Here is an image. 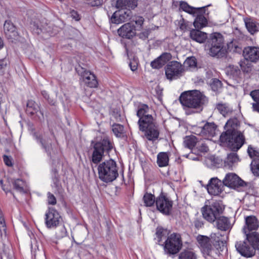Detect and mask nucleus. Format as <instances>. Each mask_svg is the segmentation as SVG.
Segmentation results:
<instances>
[{
  "label": "nucleus",
  "instance_id": "b1692460",
  "mask_svg": "<svg viewBox=\"0 0 259 259\" xmlns=\"http://www.w3.org/2000/svg\"><path fill=\"white\" fill-rule=\"evenodd\" d=\"M197 240L203 251L207 255H210L212 249L210 239L206 236L199 235Z\"/></svg>",
  "mask_w": 259,
  "mask_h": 259
},
{
  "label": "nucleus",
  "instance_id": "0eeeda50",
  "mask_svg": "<svg viewBox=\"0 0 259 259\" xmlns=\"http://www.w3.org/2000/svg\"><path fill=\"white\" fill-rule=\"evenodd\" d=\"M223 212V208L220 202H213L209 205H205L202 208L203 218L207 221L212 223Z\"/></svg>",
  "mask_w": 259,
  "mask_h": 259
},
{
  "label": "nucleus",
  "instance_id": "603ef678",
  "mask_svg": "<svg viewBox=\"0 0 259 259\" xmlns=\"http://www.w3.org/2000/svg\"><path fill=\"white\" fill-rule=\"evenodd\" d=\"M158 58L161 61L163 65H164L171 59V55L169 53H163Z\"/></svg>",
  "mask_w": 259,
  "mask_h": 259
},
{
  "label": "nucleus",
  "instance_id": "052dcab7",
  "mask_svg": "<svg viewBox=\"0 0 259 259\" xmlns=\"http://www.w3.org/2000/svg\"><path fill=\"white\" fill-rule=\"evenodd\" d=\"M250 95L254 101L259 102V90L253 91Z\"/></svg>",
  "mask_w": 259,
  "mask_h": 259
},
{
  "label": "nucleus",
  "instance_id": "aec40b11",
  "mask_svg": "<svg viewBox=\"0 0 259 259\" xmlns=\"http://www.w3.org/2000/svg\"><path fill=\"white\" fill-rule=\"evenodd\" d=\"M4 29L5 35L8 39L13 41L18 38V32L15 26L11 21H5Z\"/></svg>",
  "mask_w": 259,
  "mask_h": 259
},
{
  "label": "nucleus",
  "instance_id": "f3484780",
  "mask_svg": "<svg viewBox=\"0 0 259 259\" xmlns=\"http://www.w3.org/2000/svg\"><path fill=\"white\" fill-rule=\"evenodd\" d=\"M244 58L247 61L256 62L259 59V48L255 47H248L243 52Z\"/></svg>",
  "mask_w": 259,
  "mask_h": 259
},
{
  "label": "nucleus",
  "instance_id": "a211bd4d",
  "mask_svg": "<svg viewBox=\"0 0 259 259\" xmlns=\"http://www.w3.org/2000/svg\"><path fill=\"white\" fill-rule=\"evenodd\" d=\"M258 223L257 219L254 216H248L245 219V226H244L243 230V232L247 235L251 234L252 232L257 229Z\"/></svg>",
  "mask_w": 259,
  "mask_h": 259
},
{
  "label": "nucleus",
  "instance_id": "a19ab883",
  "mask_svg": "<svg viewBox=\"0 0 259 259\" xmlns=\"http://www.w3.org/2000/svg\"><path fill=\"white\" fill-rule=\"evenodd\" d=\"M149 110V108L148 106L146 104H143L139 106L137 113V116L140 118L139 119H141L143 117L147 116H152L151 115L148 114Z\"/></svg>",
  "mask_w": 259,
  "mask_h": 259
},
{
  "label": "nucleus",
  "instance_id": "393cba45",
  "mask_svg": "<svg viewBox=\"0 0 259 259\" xmlns=\"http://www.w3.org/2000/svg\"><path fill=\"white\" fill-rule=\"evenodd\" d=\"M26 111L28 114L30 115H33L35 113H37L38 112L40 114V116L37 114V116L39 119L44 118V115L42 112L40 110L39 105L33 100H28L27 103Z\"/></svg>",
  "mask_w": 259,
  "mask_h": 259
},
{
  "label": "nucleus",
  "instance_id": "4c0bfd02",
  "mask_svg": "<svg viewBox=\"0 0 259 259\" xmlns=\"http://www.w3.org/2000/svg\"><path fill=\"white\" fill-rule=\"evenodd\" d=\"M143 200L144 205L147 207H150L152 206L155 202L156 203L154 195L151 193H146L143 196Z\"/></svg>",
  "mask_w": 259,
  "mask_h": 259
},
{
  "label": "nucleus",
  "instance_id": "cd10ccee",
  "mask_svg": "<svg viewBox=\"0 0 259 259\" xmlns=\"http://www.w3.org/2000/svg\"><path fill=\"white\" fill-rule=\"evenodd\" d=\"M138 5L137 0H116V7L118 9L135 8Z\"/></svg>",
  "mask_w": 259,
  "mask_h": 259
},
{
  "label": "nucleus",
  "instance_id": "0e129e2a",
  "mask_svg": "<svg viewBox=\"0 0 259 259\" xmlns=\"http://www.w3.org/2000/svg\"><path fill=\"white\" fill-rule=\"evenodd\" d=\"M66 235V231L65 229L63 227L60 232H57L56 235L58 238H62Z\"/></svg>",
  "mask_w": 259,
  "mask_h": 259
},
{
  "label": "nucleus",
  "instance_id": "de8ad7c7",
  "mask_svg": "<svg viewBox=\"0 0 259 259\" xmlns=\"http://www.w3.org/2000/svg\"><path fill=\"white\" fill-rule=\"evenodd\" d=\"M197 149L201 152H207L208 151V147L203 140H199L197 142L196 146Z\"/></svg>",
  "mask_w": 259,
  "mask_h": 259
},
{
  "label": "nucleus",
  "instance_id": "6e6552de",
  "mask_svg": "<svg viewBox=\"0 0 259 259\" xmlns=\"http://www.w3.org/2000/svg\"><path fill=\"white\" fill-rule=\"evenodd\" d=\"M182 246V241L180 235L172 233L165 241L164 249L166 253L173 255L179 252Z\"/></svg>",
  "mask_w": 259,
  "mask_h": 259
},
{
  "label": "nucleus",
  "instance_id": "c756f323",
  "mask_svg": "<svg viewBox=\"0 0 259 259\" xmlns=\"http://www.w3.org/2000/svg\"><path fill=\"white\" fill-rule=\"evenodd\" d=\"M210 237L211 239L214 243V245H218L220 248H221L222 247L223 248L225 247L226 242L223 238V237L220 235L219 233H211Z\"/></svg>",
  "mask_w": 259,
  "mask_h": 259
},
{
  "label": "nucleus",
  "instance_id": "c03bdc74",
  "mask_svg": "<svg viewBox=\"0 0 259 259\" xmlns=\"http://www.w3.org/2000/svg\"><path fill=\"white\" fill-rule=\"evenodd\" d=\"M144 21V19L142 17L137 16L133 18V20L130 23H132L134 26L135 24H136L137 26H135L136 31H139L142 27Z\"/></svg>",
  "mask_w": 259,
  "mask_h": 259
},
{
  "label": "nucleus",
  "instance_id": "e433bc0d",
  "mask_svg": "<svg viewBox=\"0 0 259 259\" xmlns=\"http://www.w3.org/2000/svg\"><path fill=\"white\" fill-rule=\"evenodd\" d=\"M180 8L183 11L190 14L194 15L197 11L200 10L201 8H196L189 6L186 2H181L180 4Z\"/></svg>",
  "mask_w": 259,
  "mask_h": 259
},
{
  "label": "nucleus",
  "instance_id": "2f4dec72",
  "mask_svg": "<svg viewBox=\"0 0 259 259\" xmlns=\"http://www.w3.org/2000/svg\"><path fill=\"white\" fill-rule=\"evenodd\" d=\"M198 141V139L194 136H187L184 139V144L185 147L191 149L196 146Z\"/></svg>",
  "mask_w": 259,
  "mask_h": 259
},
{
  "label": "nucleus",
  "instance_id": "4be33fe9",
  "mask_svg": "<svg viewBox=\"0 0 259 259\" xmlns=\"http://www.w3.org/2000/svg\"><path fill=\"white\" fill-rule=\"evenodd\" d=\"M36 140L41 144L42 148L45 150L46 152L49 154H51L52 151V140L46 134L43 135L38 136L36 134L34 135Z\"/></svg>",
  "mask_w": 259,
  "mask_h": 259
},
{
  "label": "nucleus",
  "instance_id": "72a5a7b5",
  "mask_svg": "<svg viewBox=\"0 0 259 259\" xmlns=\"http://www.w3.org/2000/svg\"><path fill=\"white\" fill-rule=\"evenodd\" d=\"M30 28L33 33L36 34H40L43 32L42 26L39 20L34 19L30 22Z\"/></svg>",
  "mask_w": 259,
  "mask_h": 259
},
{
  "label": "nucleus",
  "instance_id": "e2e57ef3",
  "mask_svg": "<svg viewBox=\"0 0 259 259\" xmlns=\"http://www.w3.org/2000/svg\"><path fill=\"white\" fill-rule=\"evenodd\" d=\"M3 160H4V161L5 162V163L7 166H11L12 165V163L11 162V159L8 156L5 155H4V156H3Z\"/></svg>",
  "mask_w": 259,
  "mask_h": 259
},
{
  "label": "nucleus",
  "instance_id": "7c9ffc66",
  "mask_svg": "<svg viewBox=\"0 0 259 259\" xmlns=\"http://www.w3.org/2000/svg\"><path fill=\"white\" fill-rule=\"evenodd\" d=\"M169 157L166 152H160L157 155V163L159 167H164L168 165Z\"/></svg>",
  "mask_w": 259,
  "mask_h": 259
},
{
  "label": "nucleus",
  "instance_id": "6ab92c4d",
  "mask_svg": "<svg viewBox=\"0 0 259 259\" xmlns=\"http://www.w3.org/2000/svg\"><path fill=\"white\" fill-rule=\"evenodd\" d=\"M215 221L216 227L222 231H230L233 227L230 219L225 216L219 215Z\"/></svg>",
  "mask_w": 259,
  "mask_h": 259
},
{
  "label": "nucleus",
  "instance_id": "412c9836",
  "mask_svg": "<svg viewBox=\"0 0 259 259\" xmlns=\"http://www.w3.org/2000/svg\"><path fill=\"white\" fill-rule=\"evenodd\" d=\"M131 12L129 10L126 11L115 12L111 17V22L115 24H119L130 19Z\"/></svg>",
  "mask_w": 259,
  "mask_h": 259
},
{
  "label": "nucleus",
  "instance_id": "338daca9",
  "mask_svg": "<svg viewBox=\"0 0 259 259\" xmlns=\"http://www.w3.org/2000/svg\"><path fill=\"white\" fill-rule=\"evenodd\" d=\"M194 225L197 228H200L203 226V223L202 221L197 219L194 222Z\"/></svg>",
  "mask_w": 259,
  "mask_h": 259
},
{
  "label": "nucleus",
  "instance_id": "49530a36",
  "mask_svg": "<svg viewBox=\"0 0 259 259\" xmlns=\"http://www.w3.org/2000/svg\"><path fill=\"white\" fill-rule=\"evenodd\" d=\"M124 127L119 124H114L112 125V131L116 137H121L123 133Z\"/></svg>",
  "mask_w": 259,
  "mask_h": 259
},
{
  "label": "nucleus",
  "instance_id": "c9c22d12",
  "mask_svg": "<svg viewBox=\"0 0 259 259\" xmlns=\"http://www.w3.org/2000/svg\"><path fill=\"white\" fill-rule=\"evenodd\" d=\"M239 124L238 120L236 118H231L228 120L225 124V128L226 131L230 130L231 131H238L237 127Z\"/></svg>",
  "mask_w": 259,
  "mask_h": 259
},
{
  "label": "nucleus",
  "instance_id": "f8f14e48",
  "mask_svg": "<svg viewBox=\"0 0 259 259\" xmlns=\"http://www.w3.org/2000/svg\"><path fill=\"white\" fill-rule=\"evenodd\" d=\"M157 209L161 213L168 215L172 206V202L164 196H160L156 199Z\"/></svg>",
  "mask_w": 259,
  "mask_h": 259
},
{
  "label": "nucleus",
  "instance_id": "9b49d317",
  "mask_svg": "<svg viewBox=\"0 0 259 259\" xmlns=\"http://www.w3.org/2000/svg\"><path fill=\"white\" fill-rule=\"evenodd\" d=\"M61 221L59 213L53 208H49L45 214V224L48 228L57 227Z\"/></svg>",
  "mask_w": 259,
  "mask_h": 259
},
{
  "label": "nucleus",
  "instance_id": "f704fd0d",
  "mask_svg": "<svg viewBox=\"0 0 259 259\" xmlns=\"http://www.w3.org/2000/svg\"><path fill=\"white\" fill-rule=\"evenodd\" d=\"M169 233V231L166 229L162 227H158L157 228L156 235L157 238V241L159 244L163 239H165L168 237Z\"/></svg>",
  "mask_w": 259,
  "mask_h": 259
},
{
  "label": "nucleus",
  "instance_id": "37998d69",
  "mask_svg": "<svg viewBox=\"0 0 259 259\" xmlns=\"http://www.w3.org/2000/svg\"><path fill=\"white\" fill-rule=\"evenodd\" d=\"M179 259H196L195 253L190 250H186L182 252L179 256Z\"/></svg>",
  "mask_w": 259,
  "mask_h": 259
},
{
  "label": "nucleus",
  "instance_id": "a18cd8bd",
  "mask_svg": "<svg viewBox=\"0 0 259 259\" xmlns=\"http://www.w3.org/2000/svg\"><path fill=\"white\" fill-rule=\"evenodd\" d=\"M0 233L1 237H6V227L4 219L3 217L2 211L0 209Z\"/></svg>",
  "mask_w": 259,
  "mask_h": 259
},
{
  "label": "nucleus",
  "instance_id": "f03ea898",
  "mask_svg": "<svg viewBox=\"0 0 259 259\" xmlns=\"http://www.w3.org/2000/svg\"><path fill=\"white\" fill-rule=\"evenodd\" d=\"M246 237L245 240L237 242L235 247L242 255L251 257L254 255L255 249H259V234L253 232Z\"/></svg>",
  "mask_w": 259,
  "mask_h": 259
},
{
  "label": "nucleus",
  "instance_id": "473e14b6",
  "mask_svg": "<svg viewBox=\"0 0 259 259\" xmlns=\"http://www.w3.org/2000/svg\"><path fill=\"white\" fill-rule=\"evenodd\" d=\"M207 24V19L204 16L201 15H198L193 23L194 27L198 29H201L206 26Z\"/></svg>",
  "mask_w": 259,
  "mask_h": 259
},
{
  "label": "nucleus",
  "instance_id": "8fccbe9b",
  "mask_svg": "<svg viewBox=\"0 0 259 259\" xmlns=\"http://www.w3.org/2000/svg\"><path fill=\"white\" fill-rule=\"evenodd\" d=\"M196 61L194 57L188 58L184 62L185 68H194L196 66Z\"/></svg>",
  "mask_w": 259,
  "mask_h": 259
},
{
  "label": "nucleus",
  "instance_id": "864d4df0",
  "mask_svg": "<svg viewBox=\"0 0 259 259\" xmlns=\"http://www.w3.org/2000/svg\"><path fill=\"white\" fill-rule=\"evenodd\" d=\"M9 64V61L6 58L0 59V73H4V72Z\"/></svg>",
  "mask_w": 259,
  "mask_h": 259
},
{
  "label": "nucleus",
  "instance_id": "20e7f679",
  "mask_svg": "<svg viewBox=\"0 0 259 259\" xmlns=\"http://www.w3.org/2000/svg\"><path fill=\"white\" fill-rule=\"evenodd\" d=\"M99 179L105 183H110L118 177V167L116 162L110 159L100 163L98 167Z\"/></svg>",
  "mask_w": 259,
  "mask_h": 259
},
{
  "label": "nucleus",
  "instance_id": "4d7b16f0",
  "mask_svg": "<svg viewBox=\"0 0 259 259\" xmlns=\"http://www.w3.org/2000/svg\"><path fill=\"white\" fill-rule=\"evenodd\" d=\"M151 66L153 68L159 69L161 68L163 65L161 63V61L158 57L151 63Z\"/></svg>",
  "mask_w": 259,
  "mask_h": 259
},
{
  "label": "nucleus",
  "instance_id": "6e6d98bb",
  "mask_svg": "<svg viewBox=\"0 0 259 259\" xmlns=\"http://www.w3.org/2000/svg\"><path fill=\"white\" fill-rule=\"evenodd\" d=\"M1 259H13V253L10 250L7 251L6 250H4L1 253Z\"/></svg>",
  "mask_w": 259,
  "mask_h": 259
},
{
  "label": "nucleus",
  "instance_id": "774afa93",
  "mask_svg": "<svg viewBox=\"0 0 259 259\" xmlns=\"http://www.w3.org/2000/svg\"><path fill=\"white\" fill-rule=\"evenodd\" d=\"M148 35L149 31L146 30L140 33L139 37L141 39H145L148 37Z\"/></svg>",
  "mask_w": 259,
  "mask_h": 259
},
{
  "label": "nucleus",
  "instance_id": "09e8293b",
  "mask_svg": "<svg viewBox=\"0 0 259 259\" xmlns=\"http://www.w3.org/2000/svg\"><path fill=\"white\" fill-rule=\"evenodd\" d=\"M250 169L254 176H259V161H252Z\"/></svg>",
  "mask_w": 259,
  "mask_h": 259
},
{
  "label": "nucleus",
  "instance_id": "2eb2a0df",
  "mask_svg": "<svg viewBox=\"0 0 259 259\" xmlns=\"http://www.w3.org/2000/svg\"><path fill=\"white\" fill-rule=\"evenodd\" d=\"M78 73L83 78L84 83L90 88H96L98 85V81L95 75L90 71L84 70L81 68L78 70Z\"/></svg>",
  "mask_w": 259,
  "mask_h": 259
},
{
  "label": "nucleus",
  "instance_id": "39448f33",
  "mask_svg": "<svg viewBox=\"0 0 259 259\" xmlns=\"http://www.w3.org/2000/svg\"><path fill=\"white\" fill-rule=\"evenodd\" d=\"M140 131L144 133V136L149 141L158 139L159 130L152 116H147L138 121Z\"/></svg>",
  "mask_w": 259,
  "mask_h": 259
},
{
  "label": "nucleus",
  "instance_id": "1a4fd4ad",
  "mask_svg": "<svg viewBox=\"0 0 259 259\" xmlns=\"http://www.w3.org/2000/svg\"><path fill=\"white\" fill-rule=\"evenodd\" d=\"M112 148V145L109 139L105 138L96 143L94 146L92 154V161L98 163L102 159L104 151L109 152Z\"/></svg>",
  "mask_w": 259,
  "mask_h": 259
},
{
  "label": "nucleus",
  "instance_id": "bf43d9fd",
  "mask_svg": "<svg viewBox=\"0 0 259 259\" xmlns=\"http://www.w3.org/2000/svg\"><path fill=\"white\" fill-rule=\"evenodd\" d=\"M103 3V0H89V5L92 7H99Z\"/></svg>",
  "mask_w": 259,
  "mask_h": 259
},
{
  "label": "nucleus",
  "instance_id": "5fc2aeb1",
  "mask_svg": "<svg viewBox=\"0 0 259 259\" xmlns=\"http://www.w3.org/2000/svg\"><path fill=\"white\" fill-rule=\"evenodd\" d=\"M240 66L243 72H248L251 70L250 64L247 60L240 61Z\"/></svg>",
  "mask_w": 259,
  "mask_h": 259
},
{
  "label": "nucleus",
  "instance_id": "13d9d810",
  "mask_svg": "<svg viewBox=\"0 0 259 259\" xmlns=\"http://www.w3.org/2000/svg\"><path fill=\"white\" fill-rule=\"evenodd\" d=\"M47 195L48 204L53 205H55L57 201L55 196L50 192H48Z\"/></svg>",
  "mask_w": 259,
  "mask_h": 259
},
{
  "label": "nucleus",
  "instance_id": "680f3d73",
  "mask_svg": "<svg viewBox=\"0 0 259 259\" xmlns=\"http://www.w3.org/2000/svg\"><path fill=\"white\" fill-rule=\"evenodd\" d=\"M42 95L44 96L45 98H46L49 102L50 104L54 105L55 101L53 99H51L49 98V95L48 94L46 91H42L41 92Z\"/></svg>",
  "mask_w": 259,
  "mask_h": 259
},
{
  "label": "nucleus",
  "instance_id": "423d86ee",
  "mask_svg": "<svg viewBox=\"0 0 259 259\" xmlns=\"http://www.w3.org/2000/svg\"><path fill=\"white\" fill-rule=\"evenodd\" d=\"M222 142L227 143L233 151H238L244 144L245 137L240 131H231L229 130L222 133L220 136Z\"/></svg>",
  "mask_w": 259,
  "mask_h": 259
},
{
  "label": "nucleus",
  "instance_id": "3c124183",
  "mask_svg": "<svg viewBox=\"0 0 259 259\" xmlns=\"http://www.w3.org/2000/svg\"><path fill=\"white\" fill-rule=\"evenodd\" d=\"M31 252L33 254L34 257L36 258V256L37 255H41L42 256L44 255V252L42 250H40L38 248V246L37 242L35 241L34 243V245H31Z\"/></svg>",
  "mask_w": 259,
  "mask_h": 259
},
{
  "label": "nucleus",
  "instance_id": "9d476101",
  "mask_svg": "<svg viewBox=\"0 0 259 259\" xmlns=\"http://www.w3.org/2000/svg\"><path fill=\"white\" fill-rule=\"evenodd\" d=\"M185 71L184 67L180 63L176 61L169 62L165 69V75L169 80L180 78L183 75Z\"/></svg>",
  "mask_w": 259,
  "mask_h": 259
},
{
  "label": "nucleus",
  "instance_id": "ddd939ff",
  "mask_svg": "<svg viewBox=\"0 0 259 259\" xmlns=\"http://www.w3.org/2000/svg\"><path fill=\"white\" fill-rule=\"evenodd\" d=\"M223 184L225 186L236 189L239 186H243L244 182L235 173H228L223 180Z\"/></svg>",
  "mask_w": 259,
  "mask_h": 259
},
{
  "label": "nucleus",
  "instance_id": "58836bf2",
  "mask_svg": "<svg viewBox=\"0 0 259 259\" xmlns=\"http://www.w3.org/2000/svg\"><path fill=\"white\" fill-rule=\"evenodd\" d=\"M217 108L224 116L228 115L232 111V109L227 104H218Z\"/></svg>",
  "mask_w": 259,
  "mask_h": 259
},
{
  "label": "nucleus",
  "instance_id": "ea45409f",
  "mask_svg": "<svg viewBox=\"0 0 259 259\" xmlns=\"http://www.w3.org/2000/svg\"><path fill=\"white\" fill-rule=\"evenodd\" d=\"M244 22L246 28L251 34H253L257 30V27L255 22L251 19H244Z\"/></svg>",
  "mask_w": 259,
  "mask_h": 259
},
{
  "label": "nucleus",
  "instance_id": "bb28decb",
  "mask_svg": "<svg viewBox=\"0 0 259 259\" xmlns=\"http://www.w3.org/2000/svg\"><path fill=\"white\" fill-rule=\"evenodd\" d=\"M8 183L9 184V187L11 188V184L13 185V189L20 193H24L25 182L21 179H8Z\"/></svg>",
  "mask_w": 259,
  "mask_h": 259
},
{
  "label": "nucleus",
  "instance_id": "f257e3e1",
  "mask_svg": "<svg viewBox=\"0 0 259 259\" xmlns=\"http://www.w3.org/2000/svg\"><path fill=\"white\" fill-rule=\"evenodd\" d=\"M179 100L185 114L189 115L202 110L206 97L198 90H191L183 92Z\"/></svg>",
  "mask_w": 259,
  "mask_h": 259
},
{
  "label": "nucleus",
  "instance_id": "69168bd1",
  "mask_svg": "<svg viewBox=\"0 0 259 259\" xmlns=\"http://www.w3.org/2000/svg\"><path fill=\"white\" fill-rule=\"evenodd\" d=\"M0 184L2 186V188L3 190L6 193H8V192L11 191V189L9 187V185L8 186H6L5 185H3V181L2 180H0Z\"/></svg>",
  "mask_w": 259,
  "mask_h": 259
},
{
  "label": "nucleus",
  "instance_id": "5701e85b",
  "mask_svg": "<svg viewBox=\"0 0 259 259\" xmlns=\"http://www.w3.org/2000/svg\"><path fill=\"white\" fill-rule=\"evenodd\" d=\"M217 125L213 122H207L201 128L198 134L207 137H214L216 134Z\"/></svg>",
  "mask_w": 259,
  "mask_h": 259
},
{
  "label": "nucleus",
  "instance_id": "7ed1b4c3",
  "mask_svg": "<svg viewBox=\"0 0 259 259\" xmlns=\"http://www.w3.org/2000/svg\"><path fill=\"white\" fill-rule=\"evenodd\" d=\"M207 45L209 47L210 56L220 58L226 55L227 50L224 46V37L221 33L214 32L210 34Z\"/></svg>",
  "mask_w": 259,
  "mask_h": 259
},
{
  "label": "nucleus",
  "instance_id": "c85d7f7f",
  "mask_svg": "<svg viewBox=\"0 0 259 259\" xmlns=\"http://www.w3.org/2000/svg\"><path fill=\"white\" fill-rule=\"evenodd\" d=\"M239 160V157L236 153H230L227 155L225 160V166L231 168L236 164Z\"/></svg>",
  "mask_w": 259,
  "mask_h": 259
},
{
  "label": "nucleus",
  "instance_id": "4468645a",
  "mask_svg": "<svg viewBox=\"0 0 259 259\" xmlns=\"http://www.w3.org/2000/svg\"><path fill=\"white\" fill-rule=\"evenodd\" d=\"M224 186L223 181L217 177L212 178L207 185V191L211 195H218L223 191Z\"/></svg>",
  "mask_w": 259,
  "mask_h": 259
},
{
  "label": "nucleus",
  "instance_id": "dca6fc26",
  "mask_svg": "<svg viewBox=\"0 0 259 259\" xmlns=\"http://www.w3.org/2000/svg\"><path fill=\"white\" fill-rule=\"evenodd\" d=\"M135 26L132 23H127L123 25L117 30L118 35L123 38L130 39L136 34Z\"/></svg>",
  "mask_w": 259,
  "mask_h": 259
},
{
  "label": "nucleus",
  "instance_id": "a878e982",
  "mask_svg": "<svg viewBox=\"0 0 259 259\" xmlns=\"http://www.w3.org/2000/svg\"><path fill=\"white\" fill-rule=\"evenodd\" d=\"M190 38L199 42L203 43L207 38V35L206 33L202 32L198 29H193L190 33Z\"/></svg>",
  "mask_w": 259,
  "mask_h": 259
},
{
  "label": "nucleus",
  "instance_id": "79ce46f5",
  "mask_svg": "<svg viewBox=\"0 0 259 259\" xmlns=\"http://www.w3.org/2000/svg\"><path fill=\"white\" fill-rule=\"evenodd\" d=\"M247 152L250 157L252 159V161H259V150H257L251 146H249Z\"/></svg>",
  "mask_w": 259,
  "mask_h": 259
}]
</instances>
